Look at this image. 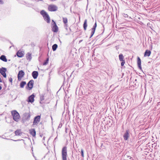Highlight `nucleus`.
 Listing matches in <instances>:
<instances>
[{
    "label": "nucleus",
    "mask_w": 160,
    "mask_h": 160,
    "mask_svg": "<svg viewBox=\"0 0 160 160\" xmlns=\"http://www.w3.org/2000/svg\"><path fill=\"white\" fill-rule=\"evenodd\" d=\"M38 74V71H34L32 72V75L34 79H36L37 78Z\"/></svg>",
    "instance_id": "15"
},
{
    "label": "nucleus",
    "mask_w": 160,
    "mask_h": 160,
    "mask_svg": "<svg viewBox=\"0 0 160 160\" xmlns=\"http://www.w3.org/2000/svg\"><path fill=\"white\" fill-rule=\"evenodd\" d=\"M38 1H42V0H38Z\"/></svg>",
    "instance_id": "44"
},
{
    "label": "nucleus",
    "mask_w": 160,
    "mask_h": 160,
    "mask_svg": "<svg viewBox=\"0 0 160 160\" xmlns=\"http://www.w3.org/2000/svg\"><path fill=\"white\" fill-rule=\"evenodd\" d=\"M67 81H64L63 82V84H64L65 83H66L67 82Z\"/></svg>",
    "instance_id": "36"
},
{
    "label": "nucleus",
    "mask_w": 160,
    "mask_h": 160,
    "mask_svg": "<svg viewBox=\"0 0 160 160\" xmlns=\"http://www.w3.org/2000/svg\"><path fill=\"white\" fill-rule=\"evenodd\" d=\"M45 138V137H44L43 138V140H44Z\"/></svg>",
    "instance_id": "43"
},
{
    "label": "nucleus",
    "mask_w": 160,
    "mask_h": 160,
    "mask_svg": "<svg viewBox=\"0 0 160 160\" xmlns=\"http://www.w3.org/2000/svg\"><path fill=\"white\" fill-rule=\"evenodd\" d=\"M65 24V27H67V26H68V24H67V23H66V24Z\"/></svg>",
    "instance_id": "37"
},
{
    "label": "nucleus",
    "mask_w": 160,
    "mask_h": 160,
    "mask_svg": "<svg viewBox=\"0 0 160 160\" xmlns=\"http://www.w3.org/2000/svg\"><path fill=\"white\" fill-rule=\"evenodd\" d=\"M24 118L26 120H28L30 119V115L28 113H25L24 114Z\"/></svg>",
    "instance_id": "12"
},
{
    "label": "nucleus",
    "mask_w": 160,
    "mask_h": 160,
    "mask_svg": "<svg viewBox=\"0 0 160 160\" xmlns=\"http://www.w3.org/2000/svg\"><path fill=\"white\" fill-rule=\"evenodd\" d=\"M48 9L50 11H55L57 10V7L55 5H49L48 7Z\"/></svg>",
    "instance_id": "5"
},
{
    "label": "nucleus",
    "mask_w": 160,
    "mask_h": 160,
    "mask_svg": "<svg viewBox=\"0 0 160 160\" xmlns=\"http://www.w3.org/2000/svg\"><path fill=\"white\" fill-rule=\"evenodd\" d=\"M55 25H57L56 23L53 20H52V24H51L52 26H54Z\"/></svg>",
    "instance_id": "30"
},
{
    "label": "nucleus",
    "mask_w": 160,
    "mask_h": 160,
    "mask_svg": "<svg viewBox=\"0 0 160 160\" xmlns=\"http://www.w3.org/2000/svg\"><path fill=\"white\" fill-rule=\"evenodd\" d=\"M16 54L17 56L19 58H21L24 56L23 53L22 52L20 51V50L18 51L17 52Z\"/></svg>",
    "instance_id": "18"
},
{
    "label": "nucleus",
    "mask_w": 160,
    "mask_h": 160,
    "mask_svg": "<svg viewBox=\"0 0 160 160\" xmlns=\"http://www.w3.org/2000/svg\"><path fill=\"white\" fill-rule=\"evenodd\" d=\"M7 71V69L5 68L2 67L0 69V73L2 75L4 78H6L7 75L6 73V72Z\"/></svg>",
    "instance_id": "6"
},
{
    "label": "nucleus",
    "mask_w": 160,
    "mask_h": 160,
    "mask_svg": "<svg viewBox=\"0 0 160 160\" xmlns=\"http://www.w3.org/2000/svg\"><path fill=\"white\" fill-rule=\"evenodd\" d=\"M29 132L30 134L33 137H35L36 135V132L35 129H31L29 130Z\"/></svg>",
    "instance_id": "13"
},
{
    "label": "nucleus",
    "mask_w": 160,
    "mask_h": 160,
    "mask_svg": "<svg viewBox=\"0 0 160 160\" xmlns=\"http://www.w3.org/2000/svg\"><path fill=\"white\" fill-rule=\"evenodd\" d=\"M34 96L33 94L29 96L28 98V101L29 102H33L34 101Z\"/></svg>",
    "instance_id": "9"
},
{
    "label": "nucleus",
    "mask_w": 160,
    "mask_h": 160,
    "mask_svg": "<svg viewBox=\"0 0 160 160\" xmlns=\"http://www.w3.org/2000/svg\"><path fill=\"white\" fill-rule=\"evenodd\" d=\"M26 58L27 60H29L30 61L32 58L31 54L30 52H28L26 54Z\"/></svg>",
    "instance_id": "22"
},
{
    "label": "nucleus",
    "mask_w": 160,
    "mask_h": 160,
    "mask_svg": "<svg viewBox=\"0 0 160 160\" xmlns=\"http://www.w3.org/2000/svg\"><path fill=\"white\" fill-rule=\"evenodd\" d=\"M26 84V82H25L22 81L20 83V87L22 88Z\"/></svg>",
    "instance_id": "28"
},
{
    "label": "nucleus",
    "mask_w": 160,
    "mask_h": 160,
    "mask_svg": "<svg viewBox=\"0 0 160 160\" xmlns=\"http://www.w3.org/2000/svg\"><path fill=\"white\" fill-rule=\"evenodd\" d=\"M10 59H9V60H8V61H10Z\"/></svg>",
    "instance_id": "49"
},
{
    "label": "nucleus",
    "mask_w": 160,
    "mask_h": 160,
    "mask_svg": "<svg viewBox=\"0 0 160 160\" xmlns=\"http://www.w3.org/2000/svg\"><path fill=\"white\" fill-rule=\"evenodd\" d=\"M41 116L39 115L37 116L34 118L33 125H37L40 121Z\"/></svg>",
    "instance_id": "4"
},
{
    "label": "nucleus",
    "mask_w": 160,
    "mask_h": 160,
    "mask_svg": "<svg viewBox=\"0 0 160 160\" xmlns=\"http://www.w3.org/2000/svg\"><path fill=\"white\" fill-rule=\"evenodd\" d=\"M40 14L42 16L45 21L48 23L50 22V17L46 12L44 10H42L41 11Z\"/></svg>",
    "instance_id": "1"
},
{
    "label": "nucleus",
    "mask_w": 160,
    "mask_h": 160,
    "mask_svg": "<svg viewBox=\"0 0 160 160\" xmlns=\"http://www.w3.org/2000/svg\"><path fill=\"white\" fill-rule=\"evenodd\" d=\"M2 81H0V82H2Z\"/></svg>",
    "instance_id": "47"
},
{
    "label": "nucleus",
    "mask_w": 160,
    "mask_h": 160,
    "mask_svg": "<svg viewBox=\"0 0 160 160\" xmlns=\"http://www.w3.org/2000/svg\"><path fill=\"white\" fill-rule=\"evenodd\" d=\"M129 131L127 130L123 136L124 140H127L129 137Z\"/></svg>",
    "instance_id": "11"
},
{
    "label": "nucleus",
    "mask_w": 160,
    "mask_h": 160,
    "mask_svg": "<svg viewBox=\"0 0 160 160\" xmlns=\"http://www.w3.org/2000/svg\"><path fill=\"white\" fill-rule=\"evenodd\" d=\"M58 46L57 44H53L52 46V50L53 51H55L56 50L57 48H58Z\"/></svg>",
    "instance_id": "23"
},
{
    "label": "nucleus",
    "mask_w": 160,
    "mask_h": 160,
    "mask_svg": "<svg viewBox=\"0 0 160 160\" xmlns=\"http://www.w3.org/2000/svg\"><path fill=\"white\" fill-rule=\"evenodd\" d=\"M151 54V51L149 50H147L144 52V57H149L150 55Z\"/></svg>",
    "instance_id": "17"
},
{
    "label": "nucleus",
    "mask_w": 160,
    "mask_h": 160,
    "mask_svg": "<svg viewBox=\"0 0 160 160\" xmlns=\"http://www.w3.org/2000/svg\"><path fill=\"white\" fill-rule=\"evenodd\" d=\"M49 61V58H48L46 59L44 62L43 63V65H46L48 63Z\"/></svg>",
    "instance_id": "25"
},
{
    "label": "nucleus",
    "mask_w": 160,
    "mask_h": 160,
    "mask_svg": "<svg viewBox=\"0 0 160 160\" xmlns=\"http://www.w3.org/2000/svg\"><path fill=\"white\" fill-rule=\"evenodd\" d=\"M141 61L140 58L139 57L137 58V64L138 68L140 70H142V68L141 67Z\"/></svg>",
    "instance_id": "10"
},
{
    "label": "nucleus",
    "mask_w": 160,
    "mask_h": 160,
    "mask_svg": "<svg viewBox=\"0 0 160 160\" xmlns=\"http://www.w3.org/2000/svg\"><path fill=\"white\" fill-rule=\"evenodd\" d=\"M68 128H65V132L67 133L68 132Z\"/></svg>",
    "instance_id": "35"
},
{
    "label": "nucleus",
    "mask_w": 160,
    "mask_h": 160,
    "mask_svg": "<svg viewBox=\"0 0 160 160\" xmlns=\"http://www.w3.org/2000/svg\"><path fill=\"white\" fill-rule=\"evenodd\" d=\"M102 29H103V31L102 32V33L100 34H99L98 35V36H97V38H98V37H99L100 36L102 35L104 32V30H105V28H104V25H102Z\"/></svg>",
    "instance_id": "26"
},
{
    "label": "nucleus",
    "mask_w": 160,
    "mask_h": 160,
    "mask_svg": "<svg viewBox=\"0 0 160 160\" xmlns=\"http://www.w3.org/2000/svg\"><path fill=\"white\" fill-rule=\"evenodd\" d=\"M63 22L64 24L67 23L68 22V19L67 18H62Z\"/></svg>",
    "instance_id": "29"
},
{
    "label": "nucleus",
    "mask_w": 160,
    "mask_h": 160,
    "mask_svg": "<svg viewBox=\"0 0 160 160\" xmlns=\"http://www.w3.org/2000/svg\"><path fill=\"white\" fill-rule=\"evenodd\" d=\"M97 26V22H96H96H95L94 24V25L92 28V32H91V34L90 36L89 37V38H91L93 36V34H94V33H95V31Z\"/></svg>",
    "instance_id": "7"
},
{
    "label": "nucleus",
    "mask_w": 160,
    "mask_h": 160,
    "mask_svg": "<svg viewBox=\"0 0 160 160\" xmlns=\"http://www.w3.org/2000/svg\"><path fill=\"white\" fill-rule=\"evenodd\" d=\"M9 81L11 83L12 82V81Z\"/></svg>",
    "instance_id": "42"
},
{
    "label": "nucleus",
    "mask_w": 160,
    "mask_h": 160,
    "mask_svg": "<svg viewBox=\"0 0 160 160\" xmlns=\"http://www.w3.org/2000/svg\"><path fill=\"white\" fill-rule=\"evenodd\" d=\"M58 30V26L55 25L53 26H52V30L54 32H57Z\"/></svg>",
    "instance_id": "16"
},
{
    "label": "nucleus",
    "mask_w": 160,
    "mask_h": 160,
    "mask_svg": "<svg viewBox=\"0 0 160 160\" xmlns=\"http://www.w3.org/2000/svg\"><path fill=\"white\" fill-rule=\"evenodd\" d=\"M3 2L2 0H0V4H2Z\"/></svg>",
    "instance_id": "34"
},
{
    "label": "nucleus",
    "mask_w": 160,
    "mask_h": 160,
    "mask_svg": "<svg viewBox=\"0 0 160 160\" xmlns=\"http://www.w3.org/2000/svg\"><path fill=\"white\" fill-rule=\"evenodd\" d=\"M12 80V78L11 77H10L9 78V80Z\"/></svg>",
    "instance_id": "39"
},
{
    "label": "nucleus",
    "mask_w": 160,
    "mask_h": 160,
    "mask_svg": "<svg viewBox=\"0 0 160 160\" xmlns=\"http://www.w3.org/2000/svg\"><path fill=\"white\" fill-rule=\"evenodd\" d=\"M121 62H121V66H123V65H124L125 63V60H123V61H121Z\"/></svg>",
    "instance_id": "32"
},
{
    "label": "nucleus",
    "mask_w": 160,
    "mask_h": 160,
    "mask_svg": "<svg viewBox=\"0 0 160 160\" xmlns=\"http://www.w3.org/2000/svg\"><path fill=\"white\" fill-rule=\"evenodd\" d=\"M119 60L121 61L124 60V57L122 53H120L119 55Z\"/></svg>",
    "instance_id": "24"
},
{
    "label": "nucleus",
    "mask_w": 160,
    "mask_h": 160,
    "mask_svg": "<svg viewBox=\"0 0 160 160\" xmlns=\"http://www.w3.org/2000/svg\"><path fill=\"white\" fill-rule=\"evenodd\" d=\"M88 26L87 24V19H85L84 20V23L83 24V26L84 30H86Z\"/></svg>",
    "instance_id": "20"
},
{
    "label": "nucleus",
    "mask_w": 160,
    "mask_h": 160,
    "mask_svg": "<svg viewBox=\"0 0 160 160\" xmlns=\"http://www.w3.org/2000/svg\"><path fill=\"white\" fill-rule=\"evenodd\" d=\"M127 16H128L127 14H125V16L124 17H126Z\"/></svg>",
    "instance_id": "40"
},
{
    "label": "nucleus",
    "mask_w": 160,
    "mask_h": 160,
    "mask_svg": "<svg viewBox=\"0 0 160 160\" xmlns=\"http://www.w3.org/2000/svg\"><path fill=\"white\" fill-rule=\"evenodd\" d=\"M0 59L4 62H7V61L6 57L5 55H2L0 57Z\"/></svg>",
    "instance_id": "19"
},
{
    "label": "nucleus",
    "mask_w": 160,
    "mask_h": 160,
    "mask_svg": "<svg viewBox=\"0 0 160 160\" xmlns=\"http://www.w3.org/2000/svg\"><path fill=\"white\" fill-rule=\"evenodd\" d=\"M22 133L20 129H18L15 132V134L16 136H21Z\"/></svg>",
    "instance_id": "21"
},
{
    "label": "nucleus",
    "mask_w": 160,
    "mask_h": 160,
    "mask_svg": "<svg viewBox=\"0 0 160 160\" xmlns=\"http://www.w3.org/2000/svg\"><path fill=\"white\" fill-rule=\"evenodd\" d=\"M82 41V40H80L79 42V43H80Z\"/></svg>",
    "instance_id": "38"
},
{
    "label": "nucleus",
    "mask_w": 160,
    "mask_h": 160,
    "mask_svg": "<svg viewBox=\"0 0 160 160\" xmlns=\"http://www.w3.org/2000/svg\"><path fill=\"white\" fill-rule=\"evenodd\" d=\"M67 148L66 146L63 147L62 150V160H67Z\"/></svg>",
    "instance_id": "2"
},
{
    "label": "nucleus",
    "mask_w": 160,
    "mask_h": 160,
    "mask_svg": "<svg viewBox=\"0 0 160 160\" xmlns=\"http://www.w3.org/2000/svg\"><path fill=\"white\" fill-rule=\"evenodd\" d=\"M24 75V72L22 70H21L18 72V80H21V78Z\"/></svg>",
    "instance_id": "8"
},
{
    "label": "nucleus",
    "mask_w": 160,
    "mask_h": 160,
    "mask_svg": "<svg viewBox=\"0 0 160 160\" xmlns=\"http://www.w3.org/2000/svg\"><path fill=\"white\" fill-rule=\"evenodd\" d=\"M11 113L14 120L18 122L20 118L19 113L16 110H13L11 112Z\"/></svg>",
    "instance_id": "3"
},
{
    "label": "nucleus",
    "mask_w": 160,
    "mask_h": 160,
    "mask_svg": "<svg viewBox=\"0 0 160 160\" xmlns=\"http://www.w3.org/2000/svg\"><path fill=\"white\" fill-rule=\"evenodd\" d=\"M12 46H13V47L14 46V45H13L12 43Z\"/></svg>",
    "instance_id": "45"
},
{
    "label": "nucleus",
    "mask_w": 160,
    "mask_h": 160,
    "mask_svg": "<svg viewBox=\"0 0 160 160\" xmlns=\"http://www.w3.org/2000/svg\"><path fill=\"white\" fill-rule=\"evenodd\" d=\"M33 81H29L28 83V86L29 90L31 89L33 87Z\"/></svg>",
    "instance_id": "14"
},
{
    "label": "nucleus",
    "mask_w": 160,
    "mask_h": 160,
    "mask_svg": "<svg viewBox=\"0 0 160 160\" xmlns=\"http://www.w3.org/2000/svg\"><path fill=\"white\" fill-rule=\"evenodd\" d=\"M65 28H66V29L67 30L68 28H67V27H66Z\"/></svg>",
    "instance_id": "46"
},
{
    "label": "nucleus",
    "mask_w": 160,
    "mask_h": 160,
    "mask_svg": "<svg viewBox=\"0 0 160 160\" xmlns=\"http://www.w3.org/2000/svg\"><path fill=\"white\" fill-rule=\"evenodd\" d=\"M65 80V78L64 77V80Z\"/></svg>",
    "instance_id": "48"
},
{
    "label": "nucleus",
    "mask_w": 160,
    "mask_h": 160,
    "mask_svg": "<svg viewBox=\"0 0 160 160\" xmlns=\"http://www.w3.org/2000/svg\"><path fill=\"white\" fill-rule=\"evenodd\" d=\"M44 95L43 94H42L40 96V99L41 101L40 102V103H42L41 101L44 100Z\"/></svg>",
    "instance_id": "27"
},
{
    "label": "nucleus",
    "mask_w": 160,
    "mask_h": 160,
    "mask_svg": "<svg viewBox=\"0 0 160 160\" xmlns=\"http://www.w3.org/2000/svg\"><path fill=\"white\" fill-rule=\"evenodd\" d=\"M81 154L82 156L83 157H84V151L82 149H81Z\"/></svg>",
    "instance_id": "33"
},
{
    "label": "nucleus",
    "mask_w": 160,
    "mask_h": 160,
    "mask_svg": "<svg viewBox=\"0 0 160 160\" xmlns=\"http://www.w3.org/2000/svg\"><path fill=\"white\" fill-rule=\"evenodd\" d=\"M2 89V87L0 86V90Z\"/></svg>",
    "instance_id": "41"
},
{
    "label": "nucleus",
    "mask_w": 160,
    "mask_h": 160,
    "mask_svg": "<svg viewBox=\"0 0 160 160\" xmlns=\"http://www.w3.org/2000/svg\"><path fill=\"white\" fill-rule=\"evenodd\" d=\"M64 71V69L63 68H61L58 70V72L59 73L60 72H63Z\"/></svg>",
    "instance_id": "31"
}]
</instances>
